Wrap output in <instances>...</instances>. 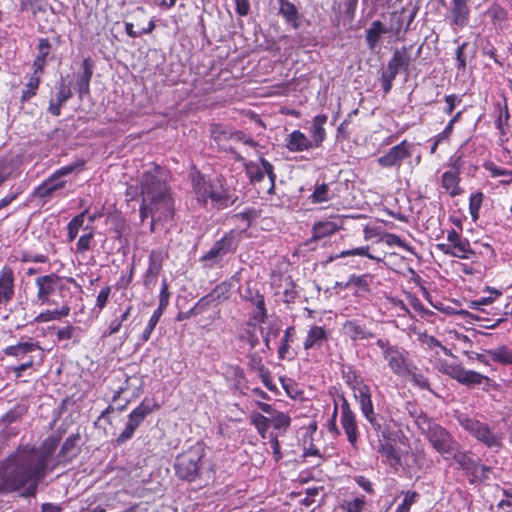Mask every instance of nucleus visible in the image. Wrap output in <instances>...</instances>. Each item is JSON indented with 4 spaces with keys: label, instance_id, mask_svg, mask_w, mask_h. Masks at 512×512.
<instances>
[{
    "label": "nucleus",
    "instance_id": "obj_1",
    "mask_svg": "<svg viewBox=\"0 0 512 512\" xmlns=\"http://www.w3.org/2000/svg\"><path fill=\"white\" fill-rule=\"evenodd\" d=\"M56 446L54 439H47L39 448L24 447L10 455L1 466L0 492L21 490L22 496H35L39 483L56 466H49Z\"/></svg>",
    "mask_w": 512,
    "mask_h": 512
},
{
    "label": "nucleus",
    "instance_id": "obj_2",
    "mask_svg": "<svg viewBox=\"0 0 512 512\" xmlns=\"http://www.w3.org/2000/svg\"><path fill=\"white\" fill-rule=\"evenodd\" d=\"M140 194L142 197L140 218L143 222L148 216H151V231H154L156 222L167 221L173 217L174 199L158 166L142 175Z\"/></svg>",
    "mask_w": 512,
    "mask_h": 512
},
{
    "label": "nucleus",
    "instance_id": "obj_3",
    "mask_svg": "<svg viewBox=\"0 0 512 512\" xmlns=\"http://www.w3.org/2000/svg\"><path fill=\"white\" fill-rule=\"evenodd\" d=\"M396 424L393 420H388L378 436L376 451L379 453L384 464L388 465L394 471L404 468L409 450H403L400 446L409 448V439L401 429H395Z\"/></svg>",
    "mask_w": 512,
    "mask_h": 512
},
{
    "label": "nucleus",
    "instance_id": "obj_4",
    "mask_svg": "<svg viewBox=\"0 0 512 512\" xmlns=\"http://www.w3.org/2000/svg\"><path fill=\"white\" fill-rule=\"evenodd\" d=\"M72 285L77 287L73 278H64L55 273L39 276L35 279L36 302L40 305H50L57 304V298L68 301L72 295Z\"/></svg>",
    "mask_w": 512,
    "mask_h": 512
},
{
    "label": "nucleus",
    "instance_id": "obj_5",
    "mask_svg": "<svg viewBox=\"0 0 512 512\" xmlns=\"http://www.w3.org/2000/svg\"><path fill=\"white\" fill-rule=\"evenodd\" d=\"M416 424L426 435L432 447L445 458L452 456L457 448V443L452 435L440 425L434 423L426 415L417 418Z\"/></svg>",
    "mask_w": 512,
    "mask_h": 512
},
{
    "label": "nucleus",
    "instance_id": "obj_6",
    "mask_svg": "<svg viewBox=\"0 0 512 512\" xmlns=\"http://www.w3.org/2000/svg\"><path fill=\"white\" fill-rule=\"evenodd\" d=\"M204 456L205 448L201 443H196L179 454L174 464L176 475L182 480H195L199 476Z\"/></svg>",
    "mask_w": 512,
    "mask_h": 512
},
{
    "label": "nucleus",
    "instance_id": "obj_7",
    "mask_svg": "<svg viewBox=\"0 0 512 512\" xmlns=\"http://www.w3.org/2000/svg\"><path fill=\"white\" fill-rule=\"evenodd\" d=\"M376 345L381 349L382 356L389 369L399 377H405L410 373V366L413 364L409 353L405 349L392 345L386 339L379 338Z\"/></svg>",
    "mask_w": 512,
    "mask_h": 512
},
{
    "label": "nucleus",
    "instance_id": "obj_8",
    "mask_svg": "<svg viewBox=\"0 0 512 512\" xmlns=\"http://www.w3.org/2000/svg\"><path fill=\"white\" fill-rule=\"evenodd\" d=\"M83 164V162H74L59 168L35 189L34 196L44 201L56 196L66 186V177L79 170Z\"/></svg>",
    "mask_w": 512,
    "mask_h": 512
},
{
    "label": "nucleus",
    "instance_id": "obj_9",
    "mask_svg": "<svg viewBox=\"0 0 512 512\" xmlns=\"http://www.w3.org/2000/svg\"><path fill=\"white\" fill-rule=\"evenodd\" d=\"M438 370L467 386L480 385L484 380H488V377L476 371L466 370L461 365L447 361H439Z\"/></svg>",
    "mask_w": 512,
    "mask_h": 512
},
{
    "label": "nucleus",
    "instance_id": "obj_10",
    "mask_svg": "<svg viewBox=\"0 0 512 512\" xmlns=\"http://www.w3.org/2000/svg\"><path fill=\"white\" fill-rule=\"evenodd\" d=\"M341 400V416L340 424L347 437V441L353 448H357L359 438V427L356 420V415L352 411L350 404L344 396H340Z\"/></svg>",
    "mask_w": 512,
    "mask_h": 512
},
{
    "label": "nucleus",
    "instance_id": "obj_11",
    "mask_svg": "<svg viewBox=\"0 0 512 512\" xmlns=\"http://www.w3.org/2000/svg\"><path fill=\"white\" fill-rule=\"evenodd\" d=\"M166 254L163 250L154 249L148 256V267L143 274V285L147 290H153L160 275Z\"/></svg>",
    "mask_w": 512,
    "mask_h": 512
},
{
    "label": "nucleus",
    "instance_id": "obj_12",
    "mask_svg": "<svg viewBox=\"0 0 512 512\" xmlns=\"http://www.w3.org/2000/svg\"><path fill=\"white\" fill-rule=\"evenodd\" d=\"M412 144L406 140L393 146L387 153L377 159L378 164L384 168L400 167L402 162L411 157Z\"/></svg>",
    "mask_w": 512,
    "mask_h": 512
},
{
    "label": "nucleus",
    "instance_id": "obj_13",
    "mask_svg": "<svg viewBox=\"0 0 512 512\" xmlns=\"http://www.w3.org/2000/svg\"><path fill=\"white\" fill-rule=\"evenodd\" d=\"M247 176L252 183L261 182L265 176L270 181V190L274 188L276 175L273 165L264 158H260L258 162L250 161L245 165Z\"/></svg>",
    "mask_w": 512,
    "mask_h": 512
},
{
    "label": "nucleus",
    "instance_id": "obj_14",
    "mask_svg": "<svg viewBox=\"0 0 512 512\" xmlns=\"http://www.w3.org/2000/svg\"><path fill=\"white\" fill-rule=\"evenodd\" d=\"M15 296V273L12 267L5 265L0 269V305H6Z\"/></svg>",
    "mask_w": 512,
    "mask_h": 512
},
{
    "label": "nucleus",
    "instance_id": "obj_15",
    "mask_svg": "<svg viewBox=\"0 0 512 512\" xmlns=\"http://www.w3.org/2000/svg\"><path fill=\"white\" fill-rule=\"evenodd\" d=\"M330 333L323 326L311 325L303 341L304 350L320 349L329 339Z\"/></svg>",
    "mask_w": 512,
    "mask_h": 512
},
{
    "label": "nucleus",
    "instance_id": "obj_16",
    "mask_svg": "<svg viewBox=\"0 0 512 512\" xmlns=\"http://www.w3.org/2000/svg\"><path fill=\"white\" fill-rule=\"evenodd\" d=\"M447 240L454 249L456 258L469 259L475 255L469 240L463 238L455 229H451L447 232Z\"/></svg>",
    "mask_w": 512,
    "mask_h": 512
},
{
    "label": "nucleus",
    "instance_id": "obj_17",
    "mask_svg": "<svg viewBox=\"0 0 512 512\" xmlns=\"http://www.w3.org/2000/svg\"><path fill=\"white\" fill-rule=\"evenodd\" d=\"M285 147L293 153L313 149L310 139L300 130H294L286 136Z\"/></svg>",
    "mask_w": 512,
    "mask_h": 512
},
{
    "label": "nucleus",
    "instance_id": "obj_18",
    "mask_svg": "<svg viewBox=\"0 0 512 512\" xmlns=\"http://www.w3.org/2000/svg\"><path fill=\"white\" fill-rule=\"evenodd\" d=\"M192 184L197 202L202 206H207L210 194L212 193L213 184L200 174L193 176Z\"/></svg>",
    "mask_w": 512,
    "mask_h": 512
},
{
    "label": "nucleus",
    "instance_id": "obj_19",
    "mask_svg": "<svg viewBox=\"0 0 512 512\" xmlns=\"http://www.w3.org/2000/svg\"><path fill=\"white\" fill-rule=\"evenodd\" d=\"M71 308L69 301H61L60 306L55 309H48L39 313L35 318V323H48L53 321H59L70 315Z\"/></svg>",
    "mask_w": 512,
    "mask_h": 512
},
{
    "label": "nucleus",
    "instance_id": "obj_20",
    "mask_svg": "<svg viewBox=\"0 0 512 512\" xmlns=\"http://www.w3.org/2000/svg\"><path fill=\"white\" fill-rule=\"evenodd\" d=\"M327 119V115L319 114L316 115L312 120V125L310 129V143L312 144L313 148L320 147L326 138V131L324 125L326 124Z\"/></svg>",
    "mask_w": 512,
    "mask_h": 512
},
{
    "label": "nucleus",
    "instance_id": "obj_21",
    "mask_svg": "<svg viewBox=\"0 0 512 512\" xmlns=\"http://www.w3.org/2000/svg\"><path fill=\"white\" fill-rule=\"evenodd\" d=\"M468 1L469 0H452L450 14L454 25L463 27L468 23L470 14Z\"/></svg>",
    "mask_w": 512,
    "mask_h": 512
},
{
    "label": "nucleus",
    "instance_id": "obj_22",
    "mask_svg": "<svg viewBox=\"0 0 512 512\" xmlns=\"http://www.w3.org/2000/svg\"><path fill=\"white\" fill-rule=\"evenodd\" d=\"M354 394V398L359 404V408L361 413L366 415L367 413H371L374 410L372 395L370 387L365 383L360 387H356V389L352 390Z\"/></svg>",
    "mask_w": 512,
    "mask_h": 512
},
{
    "label": "nucleus",
    "instance_id": "obj_23",
    "mask_svg": "<svg viewBox=\"0 0 512 512\" xmlns=\"http://www.w3.org/2000/svg\"><path fill=\"white\" fill-rule=\"evenodd\" d=\"M156 408V405H152L146 399L143 400L133 411L128 415L127 423L137 429L147 415L153 412Z\"/></svg>",
    "mask_w": 512,
    "mask_h": 512
},
{
    "label": "nucleus",
    "instance_id": "obj_24",
    "mask_svg": "<svg viewBox=\"0 0 512 512\" xmlns=\"http://www.w3.org/2000/svg\"><path fill=\"white\" fill-rule=\"evenodd\" d=\"M341 225L332 220H322L316 222L312 227V240H320L329 237L340 230Z\"/></svg>",
    "mask_w": 512,
    "mask_h": 512
},
{
    "label": "nucleus",
    "instance_id": "obj_25",
    "mask_svg": "<svg viewBox=\"0 0 512 512\" xmlns=\"http://www.w3.org/2000/svg\"><path fill=\"white\" fill-rule=\"evenodd\" d=\"M510 112L507 104L499 105L498 116L495 120V127L499 133V139L504 142L507 141V135L510 131Z\"/></svg>",
    "mask_w": 512,
    "mask_h": 512
},
{
    "label": "nucleus",
    "instance_id": "obj_26",
    "mask_svg": "<svg viewBox=\"0 0 512 512\" xmlns=\"http://www.w3.org/2000/svg\"><path fill=\"white\" fill-rule=\"evenodd\" d=\"M344 333L353 341L369 339L373 336L363 325L358 321H346L343 325Z\"/></svg>",
    "mask_w": 512,
    "mask_h": 512
},
{
    "label": "nucleus",
    "instance_id": "obj_27",
    "mask_svg": "<svg viewBox=\"0 0 512 512\" xmlns=\"http://www.w3.org/2000/svg\"><path fill=\"white\" fill-rule=\"evenodd\" d=\"M459 182L460 177L458 171H446L442 174L441 185L452 197L460 195L462 192Z\"/></svg>",
    "mask_w": 512,
    "mask_h": 512
},
{
    "label": "nucleus",
    "instance_id": "obj_28",
    "mask_svg": "<svg viewBox=\"0 0 512 512\" xmlns=\"http://www.w3.org/2000/svg\"><path fill=\"white\" fill-rule=\"evenodd\" d=\"M475 438L489 448L500 447L503 439L501 433L492 432L486 423L482 425Z\"/></svg>",
    "mask_w": 512,
    "mask_h": 512
},
{
    "label": "nucleus",
    "instance_id": "obj_29",
    "mask_svg": "<svg viewBox=\"0 0 512 512\" xmlns=\"http://www.w3.org/2000/svg\"><path fill=\"white\" fill-rule=\"evenodd\" d=\"M39 349L40 346L38 342L27 341L6 347L4 353L8 356L24 357L26 354Z\"/></svg>",
    "mask_w": 512,
    "mask_h": 512
},
{
    "label": "nucleus",
    "instance_id": "obj_30",
    "mask_svg": "<svg viewBox=\"0 0 512 512\" xmlns=\"http://www.w3.org/2000/svg\"><path fill=\"white\" fill-rule=\"evenodd\" d=\"M454 417L460 426L474 437H476L478 431L484 424L477 419L471 418L468 414L459 411H455Z\"/></svg>",
    "mask_w": 512,
    "mask_h": 512
},
{
    "label": "nucleus",
    "instance_id": "obj_31",
    "mask_svg": "<svg viewBox=\"0 0 512 512\" xmlns=\"http://www.w3.org/2000/svg\"><path fill=\"white\" fill-rule=\"evenodd\" d=\"M83 72L78 78V92L80 97L89 93L90 80L93 74V67L89 59L82 62Z\"/></svg>",
    "mask_w": 512,
    "mask_h": 512
},
{
    "label": "nucleus",
    "instance_id": "obj_32",
    "mask_svg": "<svg viewBox=\"0 0 512 512\" xmlns=\"http://www.w3.org/2000/svg\"><path fill=\"white\" fill-rule=\"evenodd\" d=\"M386 33H388V29L380 21H374L366 32V42L369 48L374 49L380 37Z\"/></svg>",
    "mask_w": 512,
    "mask_h": 512
},
{
    "label": "nucleus",
    "instance_id": "obj_33",
    "mask_svg": "<svg viewBox=\"0 0 512 512\" xmlns=\"http://www.w3.org/2000/svg\"><path fill=\"white\" fill-rule=\"evenodd\" d=\"M455 461L459 464V466L468 472H470L474 477H477L478 473V463H476L468 452L456 451L452 454Z\"/></svg>",
    "mask_w": 512,
    "mask_h": 512
},
{
    "label": "nucleus",
    "instance_id": "obj_34",
    "mask_svg": "<svg viewBox=\"0 0 512 512\" xmlns=\"http://www.w3.org/2000/svg\"><path fill=\"white\" fill-rule=\"evenodd\" d=\"M76 441L77 439L75 437H68L64 443L62 444V447L58 454V462L59 463H67L71 461L77 454L76 449Z\"/></svg>",
    "mask_w": 512,
    "mask_h": 512
},
{
    "label": "nucleus",
    "instance_id": "obj_35",
    "mask_svg": "<svg viewBox=\"0 0 512 512\" xmlns=\"http://www.w3.org/2000/svg\"><path fill=\"white\" fill-rule=\"evenodd\" d=\"M366 506V497L358 495L352 499L343 500L339 509L341 512H364Z\"/></svg>",
    "mask_w": 512,
    "mask_h": 512
},
{
    "label": "nucleus",
    "instance_id": "obj_36",
    "mask_svg": "<svg viewBox=\"0 0 512 512\" xmlns=\"http://www.w3.org/2000/svg\"><path fill=\"white\" fill-rule=\"evenodd\" d=\"M209 200L211 201L213 207L218 210L224 209L232 203L227 192H225L221 187H215L214 185Z\"/></svg>",
    "mask_w": 512,
    "mask_h": 512
},
{
    "label": "nucleus",
    "instance_id": "obj_37",
    "mask_svg": "<svg viewBox=\"0 0 512 512\" xmlns=\"http://www.w3.org/2000/svg\"><path fill=\"white\" fill-rule=\"evenodd\" d=\"M239 235V232L231 230L224 237L217 241L218 245H220L222 248L224 255L234 252L237 249L239 243Z\"/></svg>",
    "mask_w": 512,
    "mask_h": 512
},
{
    "label": "nucleus",
    "instance_id": "obj_38",
    "mask_svg": "<svg viewBox=\"0 0 512 512\" xmlns=\"http://www.w3.org/2000/svg\"><path fill=\"white\" fill-rule=\"evenodd\" d=\"M279 11L287 22L291 23L295 29L298 28V11L293 3L287 0H281Z\"/></svg>",
    "mask_w": 512,
    "mask_h": 512
},
{
    "label": "nucleus",
    "instance_id": "obj_39",
    "mask_svg": "<svg viewBox=\"0 0 512 512\" xmlns=\"http://www.w3.org/2000/svg\"><path fill=\"white\" fill-rule=\"evenodd\" d=\"M369 250H370L369 246H362V247H357L354 249L344 250L335 256H331L330 261L337 259V258H343V257H348V256H365V257L375 260L377 262L382 261L381 257L370 254Z\"/></svg>",
    "mask_w": 512,
    "mask_h": 512
},
{
    "label": "nucleus",
    "instance_id": "obj_40",
    "mask_svg": "<svg viewBox=\"0 0 512 512\" xmlns=\"http://www.w3.org/2000/svg\"><path fill=\"white\" fill-rule=\"evenodd\" d=\"M488 355L494 362L512 364V351L505 345L489 350Z\"/></svg>",
    "mask_w": 512,
    "mask_h": 512
},
{
    "label": "nucleus",
    "instance_id": "obj_41",
    "mask_svg": "<svg viewBox=\"0 0 512 512\" xmlns=\"http://www.w3.org/2000/svg\"><path fill=\"white\" fill-rule=\"evenodd\" d=\"M87 211H83L82 213L73 217L67 225V239L69 242H72L78 235L80 229H82L84 225L85 215Z\"/></svg>",
    "mask_w": 512,
    "mask_h": 512
},
{
    "label": "nucleus",
    "instance_id": "obj_42",
    "mask_svg": "<svg viewBox=\"0 0 512 512\" xmlns=\"http://www.w3.org/2000/svg\"><path fill=\"white\" fill-rule=\"evenodd\" d=\"M256 217L257 212L255 209H246L243 212L235 214L233 219L238 223V228L240 229L239 233L246 231L250 227L252 220Z\"/></svg>",
    "mask_w": 512,
    "mask_h": 512
},
{
    "label": "nucleus",
    "instance_id": "obj_43",
    "mask_svg": "<svg viewBox=\"0 0 512 512\" xmlns=\"http://www.w3.org/2000/svg\"><path fill=\"white\" fill-rule=\"evenodd\" d=\"M251 423L255 426L257 432L262 438L267 437V432L271 426L270 418L260 413L254 412L250 416Z\"/></svg>",
    "mask_w": 512,
    "mask_h": 512
},
{
    "label": "nucleus",
    "instance_id": "obj_44",
    "mask_svg": "<svg viewBox=\"0 0 512 512\" xmlns=\"http://www.w3.org/2000/svg\"><path fill=\"white\" fill-rule=\"evenodd\" d=\"M409 66V59L406 56L405 51L396 50L393 53L392 58L389 60L387 67L397 73L400 69H406Z\"/></svg>",
    "mask_w": 512,
    "mask_h": 512
},
{
    "label": "nucleus",
    "instance_id": "obj_45",
    "mask_svg": "<svg viewBox=\"0 0 512 512\" xmlns=\"http://www.w3.org/2000/svg\"><path fill=\"white\" fill-rule=\"evenodd\" d=\"M485 168L490 172L492 177L500 176V178H502L500 180V184L509 185L512 183V170H507V169L498 167L493 163L486 164Z\"/></svg>",
    "mask_w": 512,
    "mask_h": 512
},
{
    "label": "nucleus",
    "instance_id": "obj_46",
    "mask_svg": "<svg viewBox=\"0 0 512 512\" xmlns=\"http://www.w3.org/2000/svg\"><path fill=\"white\" fill-rule=\"evenodd\" d=\"M407 378L411 380V382L420 389L430 390L429 380L425 377L414 364L410 366V373L406 374Z\"/></svg>",
    "mask_w": 512,
    "mask_h": 512
},
{
    "label": "nucleus",
    "instance_id": "obj_47",
    "mask_svg": "<svg viewBox=\"0 0 512 512\" xmlns=\"http://www.w3.org/2000/svg\"><path fill=\"white\" fill-rule=\"evenodd\" d=\"M310 199L311 202L315 204L331 200L332 194L330 192L329 186L325 183L316 186L313 193L310 196Z\"/></svg>",
    "mask_w": 512,
    "mask_h": 512
},
{
    "label": "nucleus",
    "instance_id": "obj_48",
    "mask_svg": "<svg viewBox=\"0 0 512 512\" xmlns=\"http://www.w3.org/2000/svg\"><path fill=\"white\" fill-rule=\"evenodd\" d=\"M484 195L482 192H475L469 198V213L473 221L479 218L480 209L483 203Z\"/></svg>",
    "mask_w": 512,
    "mask_h": 512
},
{
    "label": "nucleus",
    "instance_id": "obj_49",
    "mask_svg": "<svg viewBox=\"0 0 512 512\" xmlns=\"http://www.w3.org/2000/svg\"><path fill=\"white\" fill-rule=\"evenodd\" d=\"M488 17L497 24H501L507 20L508 13L500 4L493 3L487 10Z\"/></svg>",
    "mask_w": 512,
    "mask_h": 512
},
{
    "label": "nucleus",
    "instance_id": "obj_50",
    "mask_svg": "<svg viewBox=\"0 0 512 512\" xmlns=\"http://www.w3.org/2000/svg\"><path fill=\"white\" fill-rule=\"evenodd\" d=\"M40 78L37 75H31L22 92V102L28 101L31 97L36 95V91L40 84Z\"/></svg>",
    "mask_w": 512,
    "mask_h": 512
},
{
    "label": "nucleus",
    "instance_id": "obj_51",
    "mask_svg": "<svg viewBox=\"0 0 512 512\" xmlns=\"http://www.w3.org/2000/svg\"><path fill=\"white\" fill-rule=\"evenodd\" d=\"M270 424L274 429L285 430L290 425V417L284 412L275 411L270 417Z\"/></svg>",
    "mask_w": 512,
    "mask_h": 512
},
{
    "label": "nucleus",
    "instance_id": "obj_52",
    "mask_svg": "<svg viewBox=\"0 0 512 512\" xmlns=\"http://www.w3.org/2000/svg\"><path fill=\"white\" fill-rule=\"evenodd\" d=\"M94 241V233L92 230H89L87 233L80 236L76 243L75 252L78 254H84L88 250L92 248V244Z\"/></svg>",
    "mask_w": 512,
    "mask_h": 512
},
{
    "label": "nucleus",
    "instance_id": "obj_53",
    "mask_svg": "<svg viewBox=\"0 0 512 512\" xmlns=\"http://www.w3.org/2000/svg\"><path fill=\"white\" fill-rule=\"evenodd\" d=\"M364 418L371 425L374 432L378 435L384 425L388 422L387 419L375 413V411H371V413H367L364 415Z\"/></svg>",
    "mask_w": 512,
    "mask_h": 512
},
{
    "label": "nucleus",
    "instance_id": "obj_54",
    "mask_svg": "<svg viewBox=\"0 0 512 512\" xmlns=\"http://www.w3.org/2000/svg\"><path fill=\"white\" fill-rule=\"evenodd\" d=\"M253 304L255 306L254 319L263 323L267 317L264 296L257 294L253 299Z\"/></svg>",
    "mask_w": 512,
    "mask_h": 512
},
{
    "label": "nucleus",
    "instance_id": "obj_55",
    "mask_svg": "<svg viewBox=\"0 0 512 512\" xmlns=\"http://www.w3.org/2000/svg\"><path fill=\"white\" fill-rule=\"evenodd\" d=\"M404 498L398 505L395 512H410L411 506L416 502L419 494L416 491H407L403 493Z\"/></svg>",
    "mask_w": 512,
    "mask_h": 512
},
{
    "label": "nucleus",
    "instance_id": "obj_56",
    "mask_svg": "<svg viewBox=\"0 0 512 512\" xmlns=\"http://www.w3.org/2000/svg\"><path fill=\"white\" fill-rule=\"evenodd\" d=\"M343 378L351 390H354L356 387H360L361 385L365 384L364 380L357 374L355 370L351 368H349L347 371H344Z\"/></svg>",
    "mask_w": 512,
    "mask_h": 512
},
{
    "label": "nucleus",
    "instance_id": "obj_57",
    "mask_svg": "<svg viewBox=\"0 0 512 512\" xmlns=\"http://www.w3.org/2000/svg\"><path fill=\"white\" fill-rule=\"evenodd\" d=\"M162 315H160L158 312H153V314L151 315L144 331L142 332L139 340L144 343L146 341H148L151 337V334L153 332V330L155 329L157 323L159 322L160 318H161Z\"/></svg>",
    "mask_w": 512,
    "mask_h": 512
},
{
    "label": "nucleus",
    "instance_id": "obj_58",
    "mask_svg": "<svg viewBox=\"0 0 512 512\" xmlns=\"http://www.w3.org/2000/svg\"><path fill=\"white\" fill-rule=\"evenodd\" d=\"M284 282V290H283V301L285 303H292L298 296V292L295 289V285L292 280L287 277L283 280Z\"/></svg>",
    "mask_w": 512,
    "mask_h": 512
},
{
    "label": "nucleus",
    "instance_id": "obj_59",
    "mask_svg": "<svg viewBox=\"0 0 512 512\" xmlns=\"http://www.w3.org/2000/svg\"><path fill=\"white\" fill-rule=\"evenodd\" d=\"M398 73L394 70L386 69L381 74V86L385 94H387L393 85V81Z\"/></svg>",
    "mask_w": 512,
    "mask_h": 512
},
{
    "label": "nucleus",
    "instance_id": "obj_60",
    "mask_svg": "<svg viewBox=\"0 0 512 512\" xmlns=\"http://www.w3.org/2000/svg\"><path fill=\"white\" fill-rule=\"evenodd\" d=\"M19 259L23 263H46L48 261L46 255L33 254L30 252H22Z\"/></svg>",
    "mask_w": 512,
    "mask_h": 512
},
{
    "label": "nucleus",
    "instance_id": "obj_61",
    "mask_svg": "<svg viewBox=\"0 0 512 512\" xmlns=\"http://www.w3.org/2000/svg\"><path fill=\"white\" fill-rule=\"evenodd\" d=\"M224 256L222 248L216 242L211 249L202 257V261H212L216 263L220 258Z\"/></svg>",
    "mask_w": 512,
    "mask_h": 512
},
{
    "label": "nucleus",
    "instance_id": "obj_62",
    "mask_svg": "<svg viewBox=\"0 0 512 512\" xmlns=\"http://www.w3.org/2000/svg\"><path fill=\"white\" fill-rule=\"evenodd\" d=\"M353 480L367 494H369V495H374L375 494L373 483L367 477H365L363 475H355L353 477Z\"/></svg>",
    "mask_w": 512,
    "mask_h": 512
},
{
    "label": "nucleus",
    "instance_id": "obj_63",
    "mask_svg": "<svg viewBox=\"0 0 512 512\" xmlns=\"http://www.w3.org/2000/svg\"><path fill=\"white\" fill-rule=\"evenodd\" d=\"M294 332H295V330H294V327H292V326L288 327L284 332V336L282 338V344L278 349L279 357L282 359L285 357V354L288 351V347H289L288 343L291 340L292 336L294 335Z\"/></svg>",
    "mask_w": 512,
    "mask_h": 512
},
{
    "label": "nucleus",
    "instance_id": "obj_64",
    "mask_svg": "<svg viewBox=\"0 0 512 512\" xmlns=\"http://www.w3.org/2000/svg\"><path fill=\"white\" fill-rule=\"evenodd\" d=\"M110 294H111V287L110 286L103 287L97 295L95 308H97L99 311H101L106 306V304L109 300Z\"/></svg>",
    "mask_w": 512,
    "mask_h": 512
}]
</instances>
